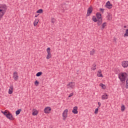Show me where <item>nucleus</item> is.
<instances>
[{"label": "nucleus", "instance_id": "f704fd0d", "mask_svg": "<svg viewBox=\"0 0 128 128\" xmlns=\"http://www.w3.org/2000/svg\"><path fill=\"white\" fill-rule=\"evenodd\" d=\"M100 86L102 87V88H104V84H100Z\"/></svg>", "mask_w": 128, "mask_h": 128}, {"label": "nucleus", "instance_id": "58836bf2", "mask_svg": "<svg viewBox=\"0 0 128 128\" xmlns=\"http://www.w3.org/2000/svg\"><path fill=\"white\" fill-rule=\"evenodd\" d=\"M38 16H39V14H38V15H36V16H35V18H38Z\"/></svg>", "mask_w": 128, "mask_h": 128}, {"label": "nucleus", "instance_id": "1a4fd4ad", "mask_svg": "<svg viewBox=\"0 0 128 128\" xmlns=\"http://www.w3.org/2000/svg\"><path fill=\"white\" fill-rule=\"evenodd\" d=\"M106 6L107 8L110 9L112 8V4H110V1H108L106 3Z\"/></svg>", "mask_w": 128, "mask_h": 128}, {"label": "nucleus", "instance_id": "c85d7f7f", "mask_svg": "<svg viewBox=\"0 0 128 128\" xmlns=\"http://www.w3.org/2000/svg\"><path fill=\"white\" fill-rule=\"evenodd\" d=\"M126 88H128V78L126 80Z\"/></svg>", "mask_w": 128, "mask_h": 128}, {"label": "nucleus", "instance_id": "2f4dec72", "mask_svg": "<svg viewBox=\"0 0 128 128\" xmlns=\"http://www.w3.org/2000/svg\"><path fill=\"white\" fill-rule=\"evenodd\" d=\"M98 108H96L94 111V114H98Z\"/></svg>", "mask_w": 128, "mask_h": 128}, {"label": "nucleus", "instance_id": "f03ea898", "mask_svg": "<svg viewBox=\"0 0 128 128\" xmlns=\"http://www.w3.org/2000/svg\"><path fill=\"white\" fill-rule=\"evenodd\" d=\"M128 76V74L126 72H120L118 74V78L122 82H126V80Z\"/></svg>", "mask_w": 128, "mask_h": 128}, {"label": "nucleus", "instance_id": "f8f14e48", "mask_svg": "<svg viewBox=\"0 0 128 128\" xmlns=\"http://www.w3.org/2000/svg\"><path fill=\"white\" fill-rule=\"evenodd\" d=\"M72 112H73L74 114H78V106L74 107L73 110H72Z\"/></svg>", "mask_w": 128, "mask_h": 128}, {"label": "nucleus", "instance_id": "bb28decb", "mask_svg": "<svg viewBox=\"0 0 128 128\" xmlns=\"http://www.w3.org/2000/svg\"><path fill=\"white\" fill-rule=\"evenodd\" d=\"M42 74V72H38L36 74V76H40V75Z\"/></svg>", "mask_w": 128, "mask_h": 128}, {"label": "nucleus", "instance_id": "6ab92c4d", "mask_svg": "<svg viewBox=\"0 0 128 128\" xmlns=\"http://www.w3.org/2000/svg\"><path fill=\"white\" fill-rule=\"evenodd\" d=\"M92 70H96V64H94L92 65Z\"/></svg>", "mask_w": 128, "mask_h": 128}, {"label": "nucleus", "instance_id": "f3484780", "mask_svg": "<svg viewBox=\"0 0 128 128\" xmlns=\"http://www.w3.org/2000/svg\"><path fill=\"white\" fill-rule=\"evenodd\" d=\"M94 52H96V50H94V49H92L91 51H90V55L94 56Z\"/></svg>", "mask_w": 128, "mask_h": 128}, {"label": "nucleus", "instance_id": "473e14b6", "mask_svg": "<svg viewBox=\"0 0 128 128\" xmlns=\"http://www.w3.org/2000/svg\"><path fill=\"white\" fill-rule=\"evenodd\" d=\"M14 90H10L9 89L8 90V94H12V92H13Z\"/></svg>", "mask_w": 128, "mask_h": 128}, {"label": "nucleus", "instance_id": "412c9836", "mask_svg": "<svg viewBox=\"0 0 128 128\" xmlns=\"http://www.w3.org/2000/svg\"><path fill=\"white\" fill-rule=\"evenodd\" d=\"M92 20L94 22H98V18H96L94 16H93Z\"/></svg>", "mask_w": 128, "mask_h": 128}, {"label": "nucleus", "instance_id": "c756f323", "mask_svg": "<svg viewBox=\"0 0 128 128\" xmlns=\"http://www.w3.org/2000/svg\"><path fill=\"white\" fill-rule=\"evenodd\" d=\"M2 114H4V116H6V114H8V112H4V111H2Z\"/></svg>", "mask_w": 128, "mask_h": 128}, {"label": "nucleus", "instance_id": "9d476101", "mask_svg": "<svg viewBox=\"0 0 128 128\" xmlns=\"http://www.w3.org/2000/svg\"><path fill=\"white\" fill-rule=\"evenodd\" d=\"M92 12V7L90 6L88 8V10H87V14L88 16H90V14Z\"/></svg>", "mask_w": 128, "mask_h": 128}, {"label": "nucleus", "instance_id": "7ed1b4c3", "mask_svg": "<svg viewBox=\"0 0 128 128\" xmlns=\"http://www.w3.org/2000/svg\"><path fill=\"white\" fill-rule=\"evenodd\" d=\"M76 86V84L74 82H70L68 84H67V88H72L74 89V86Z\"/></svg>", "mask_w": 128, "mask_h": 128}, {"label": "nucleus", "instance_id": "4c0bfd02", "mask_svg": "<svg viewBox=\"0 0 128 128\" xmlns=\"http://www.w3.org/2000/svg\"><path fill=\"white\" fill-rule=\"evenodd\" d=\"M101 12H102V14H104V8H100V10Z\"/></svg>", "mask_w": 128, "mask_h": 128}, {"label": "nucleus", "instance_id": "ea45409f", "mask_svg": "<svg viewBox=\"0 0 128 128\" xmlns=\"http://www.w3.org/2000/svg\"><path fill=\"white\" fill-rule=\"evenodd\" d=\"M124 28H126V26H124Z\"/></svg>", "mask_w": 128, "mask_h": 128}, {"label": "nucleus", "instance_id": "a211bd4d", "mask_svg": "<svg viewBox=\"0 0 128 128\" xmlns=\"http://www.w3.org/2000/svg\"><path fill=\"white\" fill-rule=\"evenodd\" d=\"M22 112V109H19L18 110H17L16 112V116H18V114H20V112Z\"/></svg>", "mask_w": 128, "mask_h": 128}, {"label": "nucleus", "instance_id": "e433bc0d", "mask_svg": "<svg viewBox=\"0 0 128 128\" xmlns=\"http://www.w3.org/2000/svg\"><path fill=\"white\" fill-rule=\"evenodd\" d=\"M98 105L99 106H98V108H100V106L102 105V104H100V102H98Z\"/></svg>", "mask_w": 128, "mask_h": 128}, {"label": "nucleus", "instance_id": "0eeeda50", "mask_svg": "<svg viewBox=\"0 0 128 128\" xmlns=\"http://www.w3.org/2000/svg\"><path fill=\"white\" fill-rule=\"evenodd\" d=\"M13 78L14 80H18V72H14L13 73Z\"/></svg>", "mask_w": 128, "mask_h": 128}, {"label": "nucleus", "instance_id": "cd10ccee", "mask_svg": "<svg viewBox=\"0 0 128 128\" xmlns=\"http://www.w3.org/2000/svg\"><path fill=\"white\" fill-rule=\"evenodd\" d=\"M102 19H101L100 20H98V26H100L102 24Z\"/></svg>", "mask_w": 128, "mask_h": 128}, {"label": "nucleus", "instance_id": "c9c22d12", "mask_svg": "<svg viewBox=\"0 0 128 128\" xmlns=\"http://www.w3.org/2000/svg\"><path fill=\"white\" fill-rule=\"evenodd\" d=\"M74 96V93H70V94H69L68 98H70L71 96Z\"/></svg>", "mask_w": 128, "mask_h": 128}, {"label": "nucleus", "instance_id": "20e7f679", "mask_svg": "<svg viewBox=\"0 0 128 128\" xmlns=\"http://www.w3.org/2000/svg\"><path fill=\"white\" fill-rule=\"evenodd\" d=\"M68 110L66 109L62 114L64 120H66V118H68Z\"/></svg>", "mask_w": 128, "mask_h": 128}, {"label": "nucleus", "instance_id": "9b49d317", "mask_svg": "<svg viewBox=\"0 0 128 128\" xmlns=\"http://www.w3.org/2000/svg\"><path fill=\"white\" fill-rule=\"evenodd\" d=\"M122 66H123V68H128V61H123L122 62Z\"/></svg>", "mask_w": 128, "mask_h": 128}, {"label": "nucleus", "instance_id": "a878e982", "mask_svg": "<svg viewBox=\"0 0 128 128\" xmlns=\"http://www.w3.org/2000/svg\"><path fill=\"white\" fill-rule=\"evenodd\" d=\"M56 22V18H52V19H51V22L52 24H54V22Z\"/></svg>", "mask_w": 128, "mask_h": 128}, {"label": "nucleus", "instance_id": "ddd939ff", "mask_svg": "<svg viewBox=\"0 0 128 128\" xmlns=\"http://www.w3.org/2000/svg\"><path fill=\"white\" fill-rule=\"evenodd\" d=\"M108 95L106 93L102 96V100H108Z\"/></svg>", "mask_w": 128, "mask_h": 128}, {"label": "nucleus", "instance_id": "72a5a7b5", "mask_svg": "<svg viewBox=\"0 0 128 128\" xmlns=\"http://www.w3.org/2000/svg\"><path fill=\"white\" fill-rule=\"evenodd\" d=\"M9 90H14V86H10V87Z\"/></svg>", "mask_w": 128, "mask_h": 128}, {"label": "nucleus", "instance_id": "dca6fc26", "mask_svg": "<svg viewBox=\"0 0 128 128\" xmlns=\"http://www.w3.org/2000/svg\"><path fill=\"white\" fill-rule=\"evenodd\" d=\"M39 20L38 19H36L34 22V26H38V24Z\"/></svg>", "mask_w": 128, "mask_h": 128}, {"label": "nucleus", "instance_id": "5701e85b", "mask_svg": "<svg viewBox=\"0 0 128 128\" xmlns=\"http://www.w3.org/2000/svg\"><path fill=\"white\" fill-rule=\"evenodd\" d=\"M42 12H43L42 9H40L36 11L37 14H42Z\"/></svg>", "mask_w": 128, "mask_h": 128}, {"label": "nucleus", "instance_id": "b1692460", "mask_svg": "<svg viewBox=\"0 0 128 128\" xmlns=\"http://www.w3.org/2000/svg\"><path fill=\"white\" fill-rule=\"evenodd\" d=\"M125 110H126V107L124 106V105H122L121 106V111L124 112Z\"/></svg>", "mask_w": 128, "mask_h": 128}, {"label": "nucleus", "instance_id": "2eb2a0df", "mask_svg": "<svg viewBox=\"0 0 128 128\" xmlns=\"http://www.w3.org/2000/svg\"><path fill=\"white\" fill-rule=\"evenodd\" d=\"M96 16L98 20H102V14L100 12H97L96 14Z\"/></svg>", "mask_w": 128, "mask_h": 128}, {"label": "nucleus", "instance_id": "39448f33", "mask_svg": "<svg viewBox=\"0 0 128 128\" xmlns=\"http://www.w3.org/2000/svg\"><path fill=\"white\" fill-rule=\"evenodd\" d=\"M46 52H47V56H46V59L47 60H50V58H52V54H50V48H48L46 49Z\"/></svg>", "mask_w": 128, "mask_h": 128}, {"label": "nucleus", "instance_id": "393cba45", "mask_svg": "<svg viewBox=\"0 0 128 128\" xmlns=\"http://www.w3.org/2000/svg\"><path fill=\"white\" fill-rule=\"evenodd\" d=\"M38 114V110H35L33 112H32V116H37Z\"/></svg>", "mask_w": 128, "mask_h": 128}, {"label": "nucleus", "instance_id": "4be33fe9", "mask_svg": "<svg viewBox=\"0 0 128 128\" xmlns=\"http://www.w3.org/2000/svg\"><path fill=\"white\" fill-rule=\"evenodd\" d=\"M106 19L108 20H112V16L110 14H108V16H106Z\"/></svg>", "mask_w": 128, "mask_h": 128}, {"label": "nucleus", "instance_id": "6e6552de", "mask_svg": "<svg viewBox=\"0 0 128 128\" xmlns=\"http://www.w3.org/2000/svg\"><path fill=\"white\" fill-rule=\"evenodd\" d=\"M50 110H52V108L50 106H48L44 109V112L45 114H50Z\"/></svg>", "mask_w": 128, "mask_h": 128}, {"label": "nucleus", "instance_id": "f257e3e1", "mask_svg": "<svg viewBox=\"0 0 128 128\" xmlns=\"http://www.w3.org/2000/svg\"><path fill=\"white\" fill-rule=\"evenodd\" d=\"M6 4L0 5V18H2L6 12Z\"/></svg>", "mask_w": 128, "mask_h": 128}, {"label": "nucleus", "instance_id": "aec40b11", "mask_svg": "<svg viewBox=\"0 0 128 128\" xmlns=\"http://www.w3.org/2000/svg\"><path fill=\"white\" fill-rule=\"evenodd\" d=\"M102 26V27L101 28V30H104V28L106 26V22L103 23Z\"/></svg>", "mask_w": 128, "mask_h": 128}, {"label": "nucleus", "instance_id": "4468645a", "mask_svg": "<svg viewBox=\"0 0 128 128\" xmlns=\"http://www.w3.org/2000/svg\"><path fill=\"white\" fill-rule=\"evenodd\" d=\"M97 76H98V78H103L104 76H102V70H99L98 71Z\"/></svg>", "mask_w": 128, "mask_h": 128}, {"label": "nucleus", "instance_id": "7c9ffc66", "mask_svg": "<svg viewBox=\"0 0 128 128\" xmlns=\"http://www.w3.org/2000/svg\"><path fill=\"white\" fill-rule=\"evenodd\" d=\"M39 84H40V82H38V80L35 81L34 84H36V86H38Z\"/></svg>", "mask_w": 128, "mask_h": 128}, {"label": "nucleus", "instance_id": "423d86ee", "mask_svg": "<svg viewBox=\"0 0 128 128\" xmlns=\"http://www.w3.org/2000/svg\"><path fill=\"white\" fill-rule=\"evenodd\" d=\"M6 117L7 118H8V120H14V118L12 114H10V112L8 113V114L6 115Z\"/></svg>", "mask_w": 128, "mask_h": 128}]
</instances>
